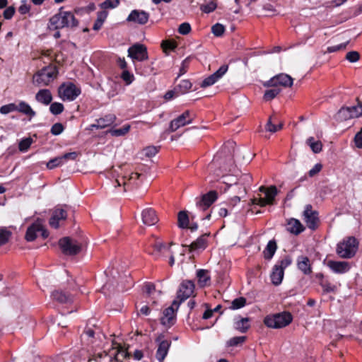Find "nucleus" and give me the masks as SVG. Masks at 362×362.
I'll return each mask as SVG.
<instances>
[{
	"mask_svg": "<svg viewBox=\"0 0 362 362\" xmlns=\"http://www.w3.org/2000/svg\"><path fill=\"white\" fill-rule=\"evenodd\" d=\"M149 19V13L142 10H133L127 18V22L139 25L146 24Z\"/></svg>",
	"mask_w": 362,
	"mask_h": 362,
	"instance_id": "obj_17",
	"label": "nucleus"
},
{
	"mask_svg": "<svg viewBox=\"0 0 362 362\" xmlns=\"http://www.w3.org/2000/svg\"><path fill=\"white\" fill-rule=\"evenodd\" d=\"M293 84V78L288 74H280L272 78L264 83V86H282L291 87Z\"/></svg>",
	"mask_w": 362,
	"mask_h": 362,
	"instance_id": "obj_13",
	"label": "nucleus"
},
{
	"mask_svg": "<svg viewBox=\"0 0 362 362\" xmlns=\"http://www.w3.org/2000/svg\"><path fill=\"white\" fill-rule=\"evenodd\" d=\"M57 69L55 66H48L38 71L33 76V83L37 86H48L57 77Z\"/></svg>",
	"mask_w": 362,
	"mask_h": 362,
	"instance_id": "obj_2",
	"label": "nucleus"
},
{
	"mask_svg": "<svg viewBox=\"0 0 362 362\" xmlns=\"http://www.w3.org/2000/svg\"><path fill=\"white\" fill-rule=\"evenodd\" d=\"M121 78L125 82L126 85L131 84L134 80L133 74L127 70H124L122 73Z\"/></svg>",
	"mask_w": 362,
	"mask_h": 362,
	"instance_id": "obj_54",
	"label": "nucleus"
},
{
	"mask_svg": "<svg viewBox=\"0 0 362 362\" xmlns=\"http://www.w3.org/2000/svg\"><path fill=\"white\" fill-rule=\"evenodd\" d=\"M284 275V271L274 265L270 276L272 284L276 286L279 285L282 282Z\"/></svg>",
	"mask_w": 362,
	"mask_h": 362,
	"instance_id": "obj_32",
	"label": "nucleus"
},
{
	"mask_svg": "<svg viewBox=\"0 0 362 362\" xmlns=\"http://www.w3.org/2000/svg\"><path fill=\"white\" fill-rule=\"evenodd\" d=\"M30 10V6L27 4L26 0H22L21 4L18 8V11L21 14H26L28 13Z\"/></svg>",
	"mask_w": 362,
	"mask_h": 362,
	"instance_id": "obj_62",
	"label": "nucleus"
},
{
	"mask_svg": "<svg viewBox=\"0 0 362 362\" xmlns=\"http://www.w3.org/2000/svg\"><path fill=\"white\" fill-rule=\"evenodd\" d=\"M192 120V115L189 111L187 110L170 122L169 130L172 132H175L179 128L190 124Z\"/></svg>",
	"mask_w": 362,
	"mask_h": 362,
	"instance_id": "obj_11",
	"label": "nucleus"
},
{
	"mask_svg": "<svg viewBox=\"0 0 362 362\" xmlns=\"http://www.w3.org/2000/svg\"><path fill=\"white\" fill-rule=\"evenodd\" d=\"M11 236V232L6 228H0V246L5 245Z\"/></svg>",
	"mask_w": 362,
	"mask_h": 362,
	"instance_id": "obj_40",
	"label": "nucleus"
},
{
	"mask_svg": "<svg viewBox=\"0 0 362 362\" xmlns=\"http://www.w3.org/2000/svg\"><path fill=\"white\" fill-rule=\"evenodd\" d=\"M192 86V83L188 80H182L177 85L176 90H178V93L183 94L187 92Z\"/></svg>",
	"mask_w": 362,
	"mask_h": 362,
	"instance_id": "obj_41",
	"label": "nucleus"
},
{
	"mask_svg": "<svg viewBox=\"0 0 362 362\" xmlns=\"http://www.w3.org/2000/svg\"><path fill=\"white\" fill-rule=\"evenodd\" d=\"M358 250V242L354 237H349L337 245V253L341 258H351Z\"/></svg>",
	"mask_w": 362,
	"mask_h": 362,
	"instance_id": "obj_3",
	"label": "nucleus"
},
{
	"mask_svg": "<svg viewBox=\"0 0 362 362\" xmlns=\"http://www.w3.org/2000/svg\"><path fill=\"white\" fill-rule=\"evenodd\" d=\"M78 22L71 11L60 8L58 13L49 18L47 28L50 30H59L64 28H76Z\"/></svg>",
	"mask_w": 362,
	"mask_h": 362,
	"instance_id": "obj_1",
	"label": "nucleus"
},
{
	"mask_svg": "<svg viewBox=\"0 0 362 362\" xmlns=\"http://www.w3.org/2000/svg\"><path fill=\"white\" fill-rule=\"evenodd\" d=\"M172 243H170L169 245H167L160 241L156 240L153 247L154 250L158 253L162 255H165L167 253L170 254V256L169 263L171 266H173L175 262V259L173 252L170 251V247Z\"/></svg>",
	"mask_w": 362,
	"mask_h": 362,
	"instance_id": "obj_23",
	"label": "nucleus"
},
{
	"mask_svg": "<svg viewBox=\"0 0 362 362\" xmlns=\"http://www.w3.org/2000/svg\"><path fill=\"white\" fill-rule=\"evenodd\" d=\"M298 268L304 274H310L312 272L310 259L308 257L300 256L297 259Z\"/></svg>",
	"mask_w": 362,
	"mask_h": 362,
	"instance_id": "obj_29",
	"label": "nucleus"
},
{
	"mask_svg": "<svg viewBox=\"0 0 362 362\" xmlns=\"http://www.w3.org/2000/svg\"><path fill=\"white\" fill-rule=\"evenodd\" d=\"M49 110L53 115H59L64 110V105L60 103H53L50 105Z\"/></svg>",
	"mask_w": 362,
	"mask_h": 362,
	"instance_id": "obj_48",
	"label": "nucleus"
},
{
	"mask_svg": "<svg viewBox=\"0 0 362 362\" xmlns=\"http://www.w3.org/2000/svg\"><path fill=\"white\" fill-rule=\"evenodd\" d=\"M35 99L38 103L48 105L52 100V95L48 89H41L36 93Z\"/></svg>",
	"mask_w": 362,
	"mask_h": 362,
	"instance_id": "obj_27",
	"label": "nucleus"
},
{
	"mask_svg": "<svg viewBox=\"0 0 362 362\" xmlns=\"http://www.w3.org/2000/svg\"><path fill=\"white\" fill-rule=\"evenodd\" d=\"M115 119L116 117L114 115H107L103 117L96 119L95 123L90 125L89 129L93 130V129H104L112 124L115 122Z\"/></svg>",
	"mask_w": 362,
	"mask_h": 362,
	"instance_id": "obj_21",
	"label": "nucleus"
},
{
	"mask_svg": "<svg viewBox=\"0 0 362 362\" xmlns=\"http://www.w3.org/2000/svg\"><path fill=\"white\" fill-rule=\"evenodd\" d=\"M250 319L248 317L236 318L234 322V328L242 333H245L250 328Z\"/></svg>",
	"mask_w": 362,
	"mask_h": 362,
	"instance_id": "obj_33",
	"label": "nucleus"
},
{
	"mask_svg": "<svg viewBox=\"0 0 362 362\" xmlns=\"http://www.w3.org/2000/svg\"><path fill=\"white\" fill-rule=\"evenodd\" d=\"M208 235V234H204L188 245L189 251L197 252L204 250L206 247Z\"/></svg>",
	"mask_w": 362,
	"mask_h": 362,
	"instance_id": "obj_25",
	"label": "nucleus"
},
{
	"mask_svg": "<svg viewBox=\"0 0 362 362\" xmlns=\"http://www.w3.org/2000/svg\"><path fill=\"white\" fill-rule=\"evenodd\" d=\"M14 111H17L16 103H9L1 106L0 108V112L3 115H6Z\"/></svg>",
	"mask_w": 362,
	"mask_h": 362,
	"instance_id": "obj_50",
	"label": "nucleus"
},
{
	"mask_svg": "<svg viewBox=\"0 0 362 362\" xmlns=\"http://www.w3.org/2000/svg\"><path fill=\"white\" fill-rule=\"evenodd\" d=\"M245 339H246V337L244 336L235 337L231 338L228 341V344L229 346H237L240 344L243 343L245 341Z\"/></svg>",
	"mask_w": 362,
	"mask_h": 362,
	"instance_id": "obj_57",
	"label": "nucleus"
},
{
	"mask_svg": "<svg viewBox=\"0 0 362 362\" xmlns=\"http://www.w3.org/2000/svg\"><path fill=\"white\" fill-rule=\"evenodd\" d=\"M17 111L22 114L33 118L35 116V112L31 108L30 105L24 101H21L16 104Z\"/></svg>",
	"mask_w": 362,
	"mask_h": 362,
	"instance_id": "obj_31",
	"label": "nucleus"
},
{
	"mask_svg": "<svg viewBox=\"0 0 362 362\" xmlns=\"http://www.w3.org/2000/svg\"><path fill=\"white\" fill-rule=\"evenodd\" d=\"M37 233H40L43 238H47L49 233L47 230L45 229L42 221L37 219L27 229L25 233V239L28 241H33L36 237Z\"/></svg>",
	"mask_w": 362,
	"mask_h": 362,
	"instance_id": "obj_8",
	"label": "nucleus"
},
{
	"mask_svg": "<svg viewBox=\"0 0 362 362\" xmlns=\"http://www.w3.org/2000/svg\"><path fill=\"white\" fill-rule=\"evenodd\" d=\"M217 197L216 191H210L197 202V206L199 210L205 211L217 199Z\"/></svg>",
	"mask_w": 362,
	"mask_h": 362,
	"instance_id": "obj_18",
	"label": "nucleus"
},
{
	"mask_svg": "<svg viewBox=\"0 0 362 362\" xmlns=\"http://www.w3.org/2000/svg\"><path fill=\"white\" fill-rule=\"evenodd\" d=\"M259 191L264 192L265 194V197L254 198L252 199V204L260 206L273 204L274 198L277 194L276 187L275 186H271L269 188H265L262 186L259 188Z\"/></svg>",
	"mask_w": 362,
	"mask_h": 362,
	"instance_id": "obj_7",
	"label": "nucleus"
},
{
	"mask_svg": "<svg viewBox=\"0 0 362 362\" xmlns=\"http://www.w3.org/2000/svg\"><path fill=\"white\" fill-rule=\"evenodd\" d=\"M180 303L174 300L172 305L164 310L163 315L160 319L161 324L166 327H170L174 324L175 310H177Z\"/></svg>",
	"mask_w": 362,
	"mask_h": 362,
	"instance_id": "obj_12",
	"label": "nucleus"
},
{
	"mask_svg": "<svg viewBox=\"0 0 362 362\" xmlns=\"http://www.w3.org/2000/svg\"><path fill=\"white\" fill-rule=\"evenodd\" d=\"M158 151V149L157 147L151 146H147L146 148H144L143 153L148 158L154 156Z\"/></svg>",
	"mask_w": 362,
	"mask_h": 362,
	"instance_id": "obj_55",
	"label": "nucleus"
},
{
	"mask_svg": "<svg viewBox=\"0 0 362 362\" xmlns=\"http://www.w3.org/2000/svg\"><path fill=\"white\" fill-rule=\"evenodd\" d=\"M359 58V53L356 51L349 52L346 55V59L351 63L356 62Z\"/></svg>",
	"mask_w": 362,
	"mask_h": 362,
	"instance_id": "obj_56",
	"label": "nucleus"
},
{
	"mask_svg": "<svg viewBox=\"0 0 362 362\" xmlns=\"http://www.w3.org/2000/svg\"><path fill=\"white\" fill-rule=\"evenodd\" d=\"M162 48L165 52H167L170 50H173L176 47V45L174 42L172 41H163L161 44Z\"/></svg>",
	"mask_w": 362,
	"mask_h": 362,
	"instance_id": "obj_58",
	"label": "nucleus"
},
{
	"mask_svg": "<svg viewBox=\"0 0 362 362\" xmlns=\"http://www.w3.org/2000/svg\"><path fill=\"white\" fill-rule=\"evenodd\" d=\"M189 217L186 211H180L177 214V226L180 228L189 227Z\"/></svg>",
	"mask_w": 362,
	"mask_h": 362,
	"instance_id": "obj_36",
	"label": "nucleus"
},
{
	"mask_svg": "<svg viewBox=\"0 0 362 362\" xmlns=\"http://www.w3.org/2000/svg\"><path fill=\"white\" fill-rule=\"evenodd\" d=\"M51 297L54 300L60 303H71L73 302V296L68 295L62 291L56 290L53 291Z\"/></svg>",
	"mask_w": 362,
	"mask_h": 362,
	"instance_id": "obj_28",
	"label": "nucleus"
},
{
	"mask_svg": "<svg viewBox=\"0 0 362 362\" xmlns=\"http://www.w3.org/2000/svg\"><path fill=\"white\" fill-rule=\"evenodd\" d=\"M292 262V259L288 255H285L281 259H279L276 263V266L277 267L281 268L283 271L288 267Z\"/></svg>",
	"mask_w": 362,
	"mask_h": 362,
	"instance_id": "obj_43",
	"label": "nucleus"
},
{
	"mask_svg": "<svg viewBox=\"0 0 362 362\" xmlns=\"http://www.w3.org/2000/svg\"><path fill=\"white\" fill-rule=\"evenodd\" d=\"M321 286L325 293H332L337 290V286L329 282H322Z\"/></svg>",
	"mask_w": 362,
	"mask_h": 362,
	"instance_id": "obj_59",
	"label": "nucleus"
},
{
	"mask_svg": "<svg viewBox=\"0 0 362 362\" xmlns=\"http://www.w3.org/2000/svg\"><path fill=\"white\" fill-rule=\"evenodd\" d=\"M337 119L339 120H347L354 118L349 107H341L337 112Z\"/></svg>",
	"mask_w": 362,
	"mask_h": 362,
	"instance_id": "obj_38",
	"label": "nucleus"
},
{
	"mask_svg": "<svg viewBox=\"0 0 362 362\" xmlns=\"http://www.w3.org/2000/svg\"><path fill=\"white\" fill-rule=\"evenodd\" d=\"M304 221L310 229L314 230L317 226L318 214L312 209L311 205H307L303 212Z\"/></svg>",
	"mask_w": 362,
	"mask_h": 362,
	"instance_id": "obj_15",
	"label": "nucleus"
},
{
	"mask_svg": "<svg viewBox=\"0 0 362 362\" xmlns=\"http://www.w3.org/2000/svg\"><path fill=\"white\" fill-rule=\"evenodd\" d=\"M64 130L63 125L61 123H55L51 128V133L53 135H59Z\"/></svg>",
	"mask_w": 362,
	"mask_h": 362,
	"instance_id": "obj_63",
	"label": "nucleus"
},
{
	"mask_svg": "<svg viewBox=\"0 0 362 362\" xmlns=\"http://www.w3.org/2000/svg\"><path fill=\"white\" fill-rule=\"evenodd\" d=\"M353 117L362 116V103H359L357 105L349 107Z\"/></svg>",
	"mask_w": 362,
	"mask_h": 362,
	"instance_id": "obj_53",
	"label": "nucleus"
},
{
	"mask_svg": "<svg viewBox=\"0 0 362 362\" xmlns=\"http://www.w3.org/2000/svg\"><path fill=\"white\" fill-rule=\"evenodd\" d=\"M191 31V26L188 23H182L178 28L179 33L182 35H187Z\"/></svg>",
	"mask_w": 362,
	"mask_h": 362,
	"instance_id": "obj_61",
	"label": "nucleus"
},
{
	"mask_svg": "<svg viewBox=\"0 0 362 362\" xmlns=\"http://www.w3.org/2000/svg\"><path fill=\"white\" fill-rule=\"evenodd\" d=\"M66 217L67 213L66 210L62 208H57L54 210L49 219V225L54 228H57L59 221L65 220Z\"/></svg>",
	"mask_w": 362,
	"mask_h": 362,
	"instance_id": "obj_22",
	"label": "nucleus"
},
{
	"mask_svg": "<svg viewBox=\"0 0 362 362\" xmlns=\"http://www.w3.org/2000/svg\"><path fill=\"white\" fill-rule=\"evenodd\" d=\"M156 342L158 344L156 357L159 362H163L165 358L168 355L171 345V341L165 339V336L163 334H159L156 339Z\"/></svg>",
	"mask_w": 362,
	"mask_h": 362,
	"instance_id": "obj_9",
	"label": "nucleus"
},
{
	"mask_svg": "<svg viewBox=\"0 0 362 362\" xmlns=\"http://www.w3.org/2000/svg\"><path fill=\"white\" fill-rule=\"evenodd\" d=\"M59 245L62 252L66 255H75L81 250V243L69 237L59 240Z\"/></svg>",
	"mask_w": 362,
	"mask_h": 362,
	"instance_id": "obj_6",
	"label": "nucleus"
},
{
	"mask_svg": "<svg viewBox=\"0 0 362 362\" xmlns=\"http://www.w3.org/2000/svg\"><path fill=\"white\" fill-rule=\"evenodd\" d=\"M119 4V0H105L100 6L103 9H112L116 8Z\"/></svg>",
	"mask_w": 362,
	"mask_h": 362,
	"instance_id": "obj_46",
	"label": "nucleus"
},
{
	"mask_svg": "<svg viewBox=\"0 0 362 362\" xmlns=\"http://www.w3.org/2000/svg\"><path fill=\"white\" fill-rule=\"evenodd\" d=\"M347 44H348V42H344V43H341V44L337 45H334V46L328 47L327 49L326 52L332 53V52H335L339 51L341 49H344L346 48Z\"/></svg>",
	"mask_w": 362,
	"mask_h": 362,
	"instance_id": "obj_60",
	"label": "nucleus"
},
{
	"mask_svg": "<svg viewBox=\"0 0 362 362\" xmlns=\"http://www.w3.org/2000/svg\"><path fill=\"white\" fill-rule=\"evenodd\" d=\"M129 57L133 60L144 61L148 59L146 47L140 44H136L128 49Z\"/></svg>",
	"mask_w": 362,
	"mask_h": 362,
	"instance_id": "obj_14",
	"label": "nucleus"
},
{
	"mask_svg": "<svg viewBox=\"0 0 362 362\" xmlns=\"http://www.w3.org/2000/svg\"><path fill=\"white\" fill-rule=\"evenodd\" d=\"M246 304V299L243 297H240L234 299L230 305V308L233 310L240 309L244 307Z\"/></svg>",
	"mask_w": 362,
	"mask_h": 362,
	"instance_id": "obj_45",
	"label": "nucleus"
},
{
	"mask_svg": "<svg viewBox=\"0 0 362 362\" xmlns=\"http://www.w3.org/2000/svg\"><path fill=\"white\" fill-rule=\"evenodd\" d=\"M216 4L214 1H211L206 4L202 5L200 6V9L205 13H209L214 11L216 8Z\"/></svg>",
	"mask_w": 362,
	"mask_h": 362,
	"instance_id": "obj_52",
	"label": "nucleus"
},
{
	"mask_svg": "<svg viewBox=\"0 0 362 362\" xmlns=\"http://www.w3.org/2000/svg\"><path fill=\"white\" fill-rule=\"evenodd\" d=\"M272 118L270 117L266 124L265 129L267 132H269L271 133H274L279 130H280L282 128V124H278L276 125L272 123Z\"/></svg>",
	"mask_w": 362,
	"mask_h": 362,
	"instance_id": "obj_51",
	"label": "nucleus"
},
{
	"mask_svg": "<svg viewBox=\"0 0 362 362\" xmlns=\"http://www.w3.org/2000/svg\"><path fill=\"white\" fill-rule=\"evenodd\" d=\"M130 129V126L129 124L124 125L122 128L110 129L109 132L112 136H121L126 134Z\"/></svg>",
	"mask_w": 362,
	"mask_h": 362,
	"instance_id": "obj_42",
	"label": "nucleus"
},
{
	"mask_svg": "<svg viewBox=\"0 0 362 362\" xmlns=\"http://www.w3.org/2000/svg\"><path fill=\"white\" fill-rule=\"evenodd\" d=\"M273 88L267 90L264 95V99L266 101H269L272 99H274L281 91V89L276 86H272Z\"/></svg>",
	"mask_w": 362,
	"mask_h": 362,
	"instance_id": "obj_39",
	"label": "nucleus"
},
{
	"mask_svg": "<svg viewBox=\"0 0 362 362\" xmlns=\"http://www.w3.org/2000/svg\"><path fill=\"white\" fill-rule=\"evenodd\" d=\"M197 277L199 286L204 287L210 284V276L209 272L205 269H199L197 272Z\"/></svg>",
	"mask_w": 362,
	"mask_h": 362,
	"instance_id": "obj_34",
	"label": "nucleus"
},
{
	"mask_svg": "<svg viewBox=\"0 0 362 362\" xmlns=\"http://www.w3.org/2000/svg\"><path fill=\"white\" fill-rule=\"evenodd\" d=\"M306 143L315 153L321 151L322 145L320 141H315L313 137H310L307 139Z\"/></svg>",
	"mask_w": 362,
	"mask_h": 362,
	"instance_id": "obj_37",
	"label": "nucleus"
},
{
	"mask_svg": "<svg viewBox=\"0 0 362 362\" xmlns=\"http://www.w3.org/2000/svg\"><path fill=\"white\" fill-rule=\"evenodd\" d=\"M292 321V316L288 313H281L274 315H267L264 323L269 328L279 329L289 325Z\"/></svg>",
	"mask_w": 362,
	"mask_h": 362,
	"instance_id": "obj_4",
	"label": "nucleus"
},
{
	"mask_svg": "<svg viewBox=\"0 0 362 362\" xmlns=\"http://www.w3.org/2000/svg\"><path fill=\"white\" fill-rule=\"evenodd\" d=\"M194 284L192 281H184L180 284V288L177 291V298L180 302L185 300L189 298L194 293Z\"/></svg>",
	"mask_w": 362,
	"mask_h": 362,
	"instance_id": "obj_16",
	"label": "nucleus"
},
{
	"mask_svg": "<svg viewBox=\"0 0 362 362\" xmlns=\"http://www.w3.org/2000/svg\"><path fill=\"white\" fill-rule=\"evenodd\" d=\"M58 93L63 100L73 101L81 94V88L73 83H64L59 87Z\"/></svg>",
	"mask_w": 362,
	"mask_h": 362,
	"instance_id": "obj_5",
	"label": "nucleus"
},
{
	"mask_svg": "<svg viewBox=\"0 0 362 362\" xmlns=\"http://www.w3.org/2000/svg\"><path fill=\"white\" fill-rule=\"evenodd\" d=\"M16 12V9L13 6L7 7L4 11V17L6 20L11 19Z\"/></svg>",
	"mask_w": 362,
	"mask_h": 362,
	"instance_id": "obj_64",
	"label": "nucleus"
},
{
	"mask_svg": "<svg viewBox=\"0 0 362 362\" xmlns=\"http://www.w3.org/2000/svg\"><path fill=\"white\" fill-rule=\"evenodd\" d=\"M287 230L294 235H298L302 233L305 228L299 220L290 218L287 221Z\"/></svg>",
	"mask_w": 362,
	"mask_h": 362,
	"instance_id": "obj_26",
	"label": "nucleus"
},
{
	"mask_svg": "<svg viewBox=\"0 0 362 362\" xmlns=\"http://www.w3.org/2000/svg\"><path fill=\"white\" fill-rule=\"evenodd\" d=\"M328 267L336 274H344L349 271L351 265L346 261H334L329 260L327 262Z\"/></svg>",
	"mask_w": 362,
	"mask_h": 362,
	"instance_id": "obj_20",
	"label": "nucleus"
},
{
	"mask_svg": "<svg viewBox=\"0 0 362 362\" xmlns=\"http://www.w3.org/2000/svg\"><path fill=\"white\" fill-rule=\"evenodd\" d=\"M140 175L137 173H131L129 175L128 178L127 176H124L121 178V180L116 179L115 183L117 186H120L121 185H137L136 180L139 178Z\"/></svg>",
	"mask_w": 362,
	"mask_h": 362,
	"instance_id": "obj_30",
	"label": "nucleus"
},
{
	"mask_svg": "<svg viewBox=\"0 0 362 362\" xmlns=\"http://www.w3.org/2000/svg\"><path fill=\"white\" fill-rule=\"evenodd\" d=\"M277 246L275 240H269L263 251L264 257L267 259H271L276 252Z\"/></svg>",
	"mask_w": 362,
	"mask_h": 362,
	"instance_id": "obj_35",
	"label": "nucleus"
},
{
	"mask_svg": "<svg viewBox=\"0 0 362 362\" xmlns=\"http://www.w3.org/2000/svg\"><path fill=\"white\" fill-rule=\"evenodd\" d=\"M228 66H221L216 72L204 78L202 83V88H206L214 85L218 79H220L227 71Z\"/></svg>",
	"mask_w": 362,
	"mask_h": 362,
	"instance_id": "obj_19",
	"label": "nucleus"
},
{
	"mask_svg": "<svg viewBox=\"0 0 362 362\" xmlns=\"http://www.w3.org/2000/svg\"><path fill=\"white\" fill-rule=\"evenodd\" d=\"M224 32L225 28L221 23H216L211 27V33L216 37H221Z\"/></svg>",
	"mask_w": 362,
	"mask_h": 362,
	"instance_id": "obj_47",
	"label": "nucleus"
},
{
	"mask_svg": "<svg viewBox=\"0 0 362 362\" xmlns=\"http://www.w3.org/2000/svg\"><path fill=\"white\" fill-rule=\"evenodd\" d=\"M32 143L33 139L31 138H25L22 139L19 143V150L22 152L27 151Z\"/></svg>",
	"mask_w": 362,
	"mask_h": 362,
	"instance_id": "obj_49",
	"label": "nucleus"
},
{
	"mask_svg": "<svg viewBox=\"0 0 362 362\" xmlns=\"http://www.w3.org/2000/svg\"><path fill=\"white\" fill-rule=\"evenodd\" d=\"M64 163V161L62 156L56 157L54 158L51 159L47 163V168L49 169H54V168L62 165Z\"/></svg>",
	"mask_w": 362,
	"mask_h": 362,
	"instance_id": "obj_44",
	"label": "nucleus"
},
{
	"mask_svg": "<svg viewBox=\"0 0 362 362\" xmlns=\"http://www.w3.org/2000/svg\"><path fill=\"white\" fill-rule=\"evenodd\" d=\"M141 216L143 223L147 226H153L158 221L156 211L151 208L144 209Z\"/></svg>",
	"mask_w": 362,
	"mask_h": 362,
	"instance_id": "obj_24",
	"label": "nucleus"
},
{
	"mask_svg": "<svg viewBox=\"0 0 362 362\" xmlns=\"http://www.w3.org/2000/svg\"><path fill=\"white\" fill-rule=\"evenodd\" d=\"M234 169V162L231 157L228 158L221 168L218 170L222 173L223 183L226 184L228 187L231 186L233 184H236L238 179L233 176H228L226 172H232Z\"/></svg>",
	"mask_w": 362,
	"mask_h": 362,
	"instance_id": "obj_10",
	"label": "nucleus"
}]
</instances>
